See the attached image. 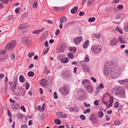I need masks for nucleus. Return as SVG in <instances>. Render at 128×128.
I'll list each match as a JSON object with an SVG mask.
<instances>
[{
    "label": "nucleus",
    "mask_w": 128,
    "mask_h": 128,
    "mask_svg": "<svg viewBox=\"0 0 128 128\" xmlns=\"http://www.w3.org/2000/svg\"><path fill=\"white\" fill-rule=\"evenodd\" d=\"M90 111V108H88L86 110H84L83 112V113L84 114H86L89 113Z\"/></svg>",
    "instance_id": "obj_36"
},
{
    "label": "nucleus",
    "mask_w": 128,
    "mask_h": 128,
    "mask_svg": "<svg viewBox=\"0 0 128 128\" xmlns=\"http://www.w3.org/2000/svg\"><path fill=\"white\" fill-rule=\"evenodd\" d=\"M45 106H46V104H44H44H43V105H42V107L41 110H42V111H40L41 112H42L44 111V110L45 109Z\"/></svg>",
    "instance_id": "obj_44"
},
{
    "label": "nucleus",
    "mask_w": 128,
    "mask_h": 128,
    "mask_svg": "<svg viewBox=\"0 0 128 128\" xmlns=\"http://www.w3.org/2000/svg\"><path fill=\"white\" fill-rule=\"evenodd\" d=\"M93 35L94 37L95 36L96 38H98L100 36V34L99 33H96V34H93Z\"/></svg>",
    "instance_id": "obj_45"
},
{
    "label": "nucleus",
    "mask_w": 128,
    "mask_h": 128,
    "mask_svg": "<svg viewBox=\"0 0 128 128\" xmlns=\"http://www.w3.org/2000/svg\"><path fill=\"white\" fill-rule=\"evenodd\" d=\"M49 71L47 70L46 68L45 69L44 73L48 74L49 73Z\"/></svg>",
    "instance_id": "obj_58"
},
{
    "label": "nucleus",
    "mask_w": 128,
    "mask_h": 128,
    "mask_svg": "<svg viewBox=\"0 0 128 128\" xmlns=\"http://www.w3.org/2000/svg\"><path fill=\"white\" fill-rule=\"evenodd\" d=\"M54 122L56 124L58 125L62 123L61 121L58 118L55 119Z\"/></svg>",
    "instance_id": "obj_25"
},
{
    "label": "nucleus",
    "mask_w": 128,
    "mask_h": 128,
    "mask_svg": "<svg viewBox=\"0 0 128 128\" xmlns=\"http://www.w3.org/2000/svg\"><path fill=\"white\" fill-rule=\"evenodd\" d=\"M34 75V73L32 71H30L28 73V75L29 77H32Z\"/></svg>",
    "instance_id": "obj_27"
},
{
    "label": "nucleus",
    "mask_w": 128,
    "mask_h": 128,
    "mask_svg": "<svg viewBox=\"0 0 128 128\" xmlns=\"http://www.w3.org/2000/svg\"><path fill=\"white\" fill-rule=\"evenodd\" d=\"M54 97L55 99H57L58 98L57 93L55 92H54Z\"/></svg>",
    "instance_id": "obj_57"
},
{
    "label": "nucleus",
    "mask_w": 128,
    "mask_h": 128,
    "mask_svg": "<svg viewBox=\"0 0 128 128\" xmlns=\"http://www.w3.org/2000/svg\"><path fill=\"white\" fill-rule=\"evenodd\" d=\"M118 40L116 38L113 39L110 41V45L111 46H114L116 45L117 43Z\"/></svg>",
    "instance_id": "obj_12"
},
{
    "label": "nucleus",
    "mask_w": 128,
    "mask_h": 128,
    "mask_svg": "<svg viewBox=\"0 0 128 128\" xmlns=\"http://www.w3.org/2000/svg\"><path fill=\"white\" fill-rule=\"evenodd\" d=\"M16 42L15 40H12L9 42L7 44L5 47L6 50L10 51L16 46Z\"/></svg>",
    "instance_id": "obj_4"
},
{
    "label": "nucleus",
    "mask_w": 128,
    "mask_h": 128,
    "mask_svg": "<svg viewBox=\"0 0 128 128\" xmlns=\"http://www.w3.org/2000/svg\"><path fill=\"white\" fill-rule=\"evenodd\" d=\"M28 26L26 24H24L20 25V28L22 29L25 28Z\"/></svg>",
    "instance_id": "obj_28"
},
{
    "label": "nucleus",
    "mask_w": 128,
    "mask_h": 128,
    "mask_svg": "<svg viewBox=\"0 0 128 128\" xmlns=\"http://www.w3.org/2000/svg\"><path fill=\"white\" fill-rule=\"evenodd\" d=\"M98 117L99 118H102L104 115V113L102 111L99 112H98Z\"/></svg>",
    "instance_id": "obj_39"
},
{
    "label": "nucleus",
    "mask_w": 128,
    "mask_h": 128,
    "mask_svg": "<svg viewBox=\"0 0 128 128\" xmlns=\"http://www.w3.org/2000/svg\"><path fill=\"white\" fill-rule=\"evenodd\" d=\"M84 14V12H83L80 11L79 13V15L80 16H83Z\"/></svg>",
    "instance_id": "obj_60"
},
{
    "label": "nucleus",
    "mask_w": 128,
    "mask_h": 128,
    "mask_svg": "<svg viewBox=\"0 0 128 128\" xmlns=\"http://www.w3.org/2000/svg\"><path fill=\"white\" fill-rule=\"evenodd\" d=\"M60 32V30L59 29H57L56 30L55 32V34L56 36L58 35L59 34Z\"/></svg>",
    "instance_id": "obj_52"
},
{
    "label": "nucleus",
    "mask_w": 128,
    "mask_h": 128,
    "mask_svg": "<svg viewBox=\"0 0 128 128\" xmlns=\"http://www.w3.org/2000/svg\"><path fill=\"white\" fill-rule=\"evenodd\" d=\"M104 88V86H103V84H100L99 85V88L100 89H102Z\"/></svg>",
    "instance_id": "obj_55"
},
{
    "label": "nucleus",
    "mask_w": 128,
    "mask_h": 128,
    "mask_svg": "<svg viewBox=\"0 0 128 128\" xmlns=\"http://www.w3.org/2000/svg\"><path fill=\"white\" fill-rule=\"evenodd\" d=\"M18 80V78L17 77H16L15 78H14V80H13V82H14V85H15L17 86V81Z\"/></svg>",
    "instance_id": "obj_32"
},
{
    "label": "nucleus",
    "mask_w": 128,
    "mask_h": 128,
    "mask_svg": "<svg viewBox=\"0 0 128 128\" xmlns=\"http://www.w3.org/2000/svg\"><path fill=\"white\" fill-rule=\"evenodd\" d=\"M12 108L14 109L17 110L19 108L20 106L17 104H16L12 106Z\"/></svg>",
    "instance_id": "obj_22"
},
{
    "label": "nucleus",
    "mask_w": 128,
    "mask_h": 128,
    "mask_svg": "<svg viewBox=\"0 0 128 128\" xmlns=\"http://www.w3.org/2000/svg\"><path fill=\"white\" fill-rule=\"evenodd\" d=\"M44 46L46 47H47L48 46V41L46 40V41L44 44Z\"/></svg>",
    "instance_id": "obj_51"
},
{
    "label": "nucleus",
    "mask_w": 128,
    "mask_h": 128,
    "mask_svg": "<svg viewBox=\"0 0 128 128\" xmlns=\"http://www.w3.org/2000/svg\"><path fill=\"white\" fill-rule=\"evenodd\" d=\"M63 113L62 112H58L56 113V115L58 117L61 118L62 116Z\"/></svg>",
    "instance_id": "obj_37"
},
{
    "label": "nucleus",
    "mask_w": 128,
    "mask_h": 128,
    "mask_svg": "<svg viewBox=\"0 0 128 128\" xmlns=\"http://www.w3.org/2000/svg\"><path fill=\"white\" fill-rule=\"evenodd\" d=\"M11 0H0V1L3 3L6 4L8 3L9 1Z\"/></svg>",
    "instance_id": "obj_41"
},
{
    "label": "nucleus",
    "mask_w": 128,
    "mask_h": 128,
    "mask_svg": "<svg viewBox=\"0 0 128 128\" xmlns=\"http://www.w3.org/2000/svg\"><path fill=\"white\" fill-rule=\"evenodd\" d=\"M66 49V48L64 44H62L57 49V52L58 53L64 52Z\"/></svg>",
    "instance_id": "obj_6"
},
{
    "label": "nucleus",
    "mask_w": 128,
    "mask_h": 128,
    "mask_svg": "<svg viewBox=\"0 0 128 128\" xmlns=\"http://www.w3.org/2000/svg\"><path fill=\"white\" fill-rule=\"evenodd\" d=\"M115 30L116 31H118L120 34H122L123 33L122 30L119 28L117 27L116 28Z\"/></svg>",
    "instance_id": "obj_33"
},
{
    "label": "nucleus",
    "mask_w": 128,
    "mask_h": 128,
    "mask_svg": "<svg viewBox=\"0 0 128 128\" xmlns=\"http://www.w3.org/2000/svg\"><path fill=\"white\" fill-rule=\"evenodd\" d=\"M28 16V14L26 13H24L22 15V17L23 18H25Z\"/></svg>",
    "instance_id": "obj_50"
},
{
    "label": "nucleus",
    "mask_w": 128,
    "mask_h": 128,
    "mask_svg": "<svg viewBox=\"0 0 128 128\" xmlns=\"http://www.w3.org/2000/svg\"><path fill=\"white\" fill-rule=\"evenodd\" d=\"M83 67V69L84 71V72H89L90 71V69L89 67L86 65H82Z\"/></svg>",
    "instance_id": "obj_14"
},
{
    "label": "nucleus",
    "mask_w": 128,
    "mask_h": 128,
    "mask_svg": "<svg viewBox=\"0 0 128 128\" xmlns=\"http://www.w3.org/2000/svg\"><path fill=\"white\" fill-rule=\"evenodd\" d=\"M22 41L23 43L27 45H30V41L28 40V38L26 37H24L22 39Z\"/></svg>",
    "instance_id": "obj_11"
},
{
    "label": "nucleus",
    "mask_w": 128,
    "mask_h": 128,
    "mask_svg": "<svg viewBox=\"0 0 128 128\" xmlns=\"http://www.w3.org/2000/svg\"><path fill=\"white\" fill-rule=\"evenodd\" d=\"M86 87L88 92L90 93H92L93 91V88L90 85V84L87 86Z\"/></svg>",
    "instance_id": "obj_18"
},
{
    "label": "nucleus",
    "mask_w": 128,
    "mask_h": 128,
    "mask_svg": "<svg viewBox=\"0 0 128 128\" xmlns=\"http://www.w3.org/2000/svg\"><path fill=\"white\" fill-rule=\"evenodd\" d=\"M44 30V28H43L41 29L36 30L33 31L32 32L33 33L38 34L40 32L43 31Z\"/></svg>",
    "instance_id": "obj_21"
},
{
    "label": "nucleus",
    "mask_w": 128,
    "mask_h": 128,
    "mask_svg": "<svg viewBox=\"0 0 128 128\" xmlns=\"http://www.w3.org/2000/svg\"><path fill=\"white\" fill-rule=\"evenodd\" d=\"M35 55V54L33 52H31V53H29L28 54V56H33Z\"/></svg>",
    "instance_id": "obj_53"
},
{
    "label": "nucleus",
    "mask_w": 128,
    "mask_h": 128,
    "mask_svg": "<svg viewBox=\"0 0 128 128\" xmlns=\"http://www.w3.org/2000/svg\"><path fill=\"white\" fill-rule=\"evenodd\" d=\"M89 59L86 56L84 59V61L86 62H89Z\"/></svg>",
    "instance_id": "obj_64"
},
{
    "label": "nucleus",
    "mask_w": 128,
    "mask_h": 128,
    "mask_svg": "<svg viewBox=\"0 0 128 128\" xmlns=\"http://www.w3.org/2000/svg\"><path fill=\"white\" fill-rule=\"evenodd\" d=\"M74 108V112H78L79 111L80 109L78 107L76 106H75Z\"/></svg>",
    "instance_id": "obj_38"
},
{
    "label": "nucleus",
    "mask_w": 128,
    "mask_h": 128,
    "mask_svg": "<svg viewBox=\"0 0 128 128\" xmlns=\"http://www.w3.org/2000/svg\"><path fill=\"white\" fill-rule=\"evenodd\" d=\"M82 38L81 36H80L78 37L73 39L74 42L76 45H78L80 42L82 41Z\"/></svg>",
    "instance_id": "obj_7"
},
{
    "label": "nucleus",
    "mask_w": 128,
    "mask_h": 128,
    "mask_svg": "<svg viewBox=\"0 0 128 128\" xmlns=\"http://www.w3.org/2000/svg\"><path fill=\"white\" fill-rule=\"evenodd\" d=\"M78 8L77 6L74 7L73 9L70 10V12L72 14H74L76 13L78 10Z\"/></svg>",
    "instance_id": "obj_19"
},
{
    "label": "nucleus",
    "mask_w": 128,
    "mask_h": 128,
    "mask_svg": "<svg viewBox=\"0 0 128 128\" xmlns=\"http://www.w3.org/2000/svg\"><path fill=\"white\" fill-rule=\"evenodd\" d=\"M69 90V86L66 84H64L59 90L60 93L64 96L68 94Z\"/></svg>",
    "instance_id": "obj_3"
},
{
    "label": "nucleus",
    "mask_w": 128,
    "mask_h": 128,
    "mask_svg": "<svg viewBox=\"0 0 128 128\" xmlns=\"http://www.w3.org/2000/svg\"><path fill=\"white\" fill-rule=\"evenodd\" d=\"M119 40L121 44H124L125 43L126 39L124 36L119 37Z\"/></svg>",
    "instance_id": "obj_15"
},
{
    "label": "nucleus",
    "mask_w": 128,
    "mask_h": 128,
    "mask_svg": "<svg viewBox=\"0 0 128 128\" xmlns=\"http://www.w3.org/2000/svg\"><path fill=\"white\" fill-rule=\"evenodd\" d=\"M111 65L112 63L110 62H107L106 63L103 70L104 75L107 76L110 73L112 70Z\"/></svg>",
    "instance_id": "obj_1"
},
{
    "label": "nucleus",
    "mask_w": 128,
    "mask_h": 128,
    "mask_svg": "<svg viewBox=\"0 0 128 128\" xmlns=\"http://www.w3.org/2000/svg\"><path fill=\"white\" fill-rule=\"evenodd\" d=\"M26 89L27 90H28L30 87V84H29L28 82H27L26 83Z\"/></svg>",
    "instance_id": "obj_46"
},
{
    "label": "nucleus",
    "mask_w": 128,
    "mask_h": 128,
    "mask_svg": "<svg viewBox=\"0 0 128 128\" xmlns=\"http://www.w3.org/2000/svg\"><path fill=\"white\" fill-rule=\"evenodd\" d=\"M49 49L48 48H46V49H45L43 51V53L44 54H46L48 52Z\"/></svg>",
    "instance_id": "obj_48"
},
{
    "label": "nucleus",
    "mask_w": 128,
    "mask_h": 128,
    "mask_svg": "<svg viewBox=\"0 0 128 128\" xmlns=\"http://www.w3.org/2000/svg\"><path fill=\"white\" fill-rule=\"evenodd\" d=\"M80 118L82 120H84L85 119V116L83 115H81L80 116Z\"/></svg>",
    "instance_id": "obj_54"
},
{
    "label": "nucleus",
    "mask_w": 128,
    "mask_h": 128,
    "mask_svg": "<svg viewBox=\"0 0 128 128\" xmlns=\"http://www.w3.org/2000/svg\"><path fill=\"white\" fill-rule=\"evenodd\" d=\"M111 76L112 78L114 79L118 77V76L116 74L112 73L111 74Z\"/></svg>",
    "instance_id": "obj_31"
},
{
    "label": "nucleus",
    "mask_w": 128,
    "mask_h": 128,
    "mask_svg": "<svg viewBox=\"0 0 128 128\" xmlns=\"http://www.w3.org/2000/svg\"><path fill=\"white\" fill-rule=\"evenodd\" d=\"M90 120L92 123H96L98 121V118L95 117L94 115L93 114H92L90 116Z\"/></svg>",
    "instance_id": "obj_9"
},
{
    "label": "nucleus",
    "mask_w": 128,
    "mask_h": 128,
    "mask_svg": "<svg viewBox=\"0 0 128 128\" xmlns=\"http://www.w3.org/2000/svg\"><path fill=\"white\" fill-rule=\"evenodd\" d=\"M108 95L110 96L109 100V101H108L110 104L108 105V107H110L112 106V105L113 102V98L112 96H110V95L108 93L106 92L104 94V96H106Z\"/></svg>",
    "instance_id": "obj_8"
},
{
    "label": "nucleus",
    "mask_w": 128,
    "mask_h": 128,
    "mask_svg": "<svg viewBox=\"0 0 128 128\" xmlns=\"http://www.w3.org/2000/svg\"><path fill=\"white\" fill-rule=\"evenodd\" d=\"M118 82L120 84H122L124 83H125L124 82V80H119L118 81Z\"/></svg>",
    "instance_id": "obj_59"
},
{
    "label": "nucleus",
    "mask_w": 128,
    "mask_h": 128,
    "mask_svg": "<svg viewBox=\"0 0 128 128\" xmlns=\"http://www.w3.org/2000/svg\"><path fill=\"white\" fill-rule=\"evenodd\" d=\"M124 30L125 32H128V22L126 24L124 27Z\"/></svg>",
    "instance_id": "obj_29"
},
{
    "label": "nucleus",
    "mask_w": 128,
    "mask_h": 128,
    "mask_svg": "<svg viewBox=\"0 0 128 128\" xmlns=\"http://www.w3.org/2000/svg\"><path fill=\"white\" fill-rule=\"evenodd\" d=\"M53 8L54 10L58 12H60L63 10V8L62 7L54 6Z\"/></svg>",
    "instance_id": "obj_16"
},
{
    "label": "nucleus",
    "mask_w": 128,
    "mask_h": 128,
    "mask_svg": "<svg viewBox=\"0 0 128 128\" xmlns=\"http://www.w3.org/2000/svg\"><path fill=\"white\" fill-rule=\"evenodd\" d=\"M74 107H70L69 108V110L70 112H74Z\"/></svg>",
    "instance_id": "obj_63"
},
{
    "label": "nucleus",
    "mask_w": 128,
    "mask_h": 128,
    "mask_svg": "<svg viewBox=\"0 0 128 128\" xmlns=\"http://www.w3.org/2000/svg\"><path fill=\"white\" fill-rule=\"evenodd\" d=\"M120 124V121L118 120H116L114 122V124L115 126H118Z\"/></svg>",
    "instance_id": "obj_40"
},
{
    "label": "nucleus",
    "mask_w": 128,
    "mask_h": 128,
    "mask_svg": "<svg viewBox=\"0 0 128 128\" xmlns=\"http://www.w3.org/2000/svg\"><path fill=\"white\" fill-rule=\"evenodd\" d=\"M84 106L86 107H88L90 106V105L89 104H88L86 102H84Z\"/></svg>",
    "instance_id": "obj_47"
},
{
    "label": "nucleus",
    "mask_w": 128,
    "mask_h": 128,
    "mask_svg": "<svg viewBox=\"0 0 128 128\" xmlns=\"http://www.w3.org/2000/svg\"><path fill=\"white\" fill-rule=\"evenodd\" d=\"M82 84L84 85V88H86L88 85L90 84L89 81L88 80L85 79L83 80L82 82Z\"/></svg>",
    "instance_id": "obj_10"
},
{
    "label": "nucleus",
    "mask_w": 128,
    "mask_h": 128,
    "mask_svg": "<svg viewBox=\"0 0 128 128\" xmlns=\"http://www.w3.org/2000/svg\"><path fill=\"white\" fill-rule=\"evenodd\" d=\"M119 103L118 102H116L114 104V107L115 108H117L119 106Z\"/></svg>",
    "instance_id": "obj_42"
},
{
    "label": "nucleus",
    "mask_w": 128,
    "mask_h": 128,
    "mask_svg": "<svg viewBox=\"0 0 128 128\" xmlns=\"http://www.w3.org/2000/svg\"><path fill=\"white\" fill-rule=\"evenodd\" d=\"M95 19L96 18L94 17L90 18H88V21L90 22H93L95 20Z\"/></svg>",
    "instance_id": "obj_30"
},
{
    "label": "nucleus",
    "mask_w": 128,
    "mask_h": 128,
    "mask_svg": "<svg viewBox=\"0 0 128 128\" xmlns=\"http://www.w3.org/2000/svg\"><path fill=\"white\" fill-rule=\"evenodd\" d=\"M91 79L94 82H96V79L94 77H92L91 78Z\"/></svg>",
    "instance_id": "obj_62"
},
{
    "label": "nucleus",
    "mask_w": 128,
    "mask_h": 128,
    "mask_svg": "<svg viewBox=\"0 0 128 128\" xmlns=\"http://www.w3.org/2000/svg\"><path fill=\"white\" fill-rule=\"evenodd\" d=\"M58 59L59 60H60L64 64L67 63L68 62L69 60L68 58H64L60 59V57H58Z\"/></svg>",
    "instance_id": "obj_13"
},
{
    "label": "nucleus",
    "mask_w": 128,
    "mask_h": 128,
    "mask_svg": "<svg viewBox=\"0 0 128 128\" xmlns=\"http://www.w3.org/2000/svg\"><path fill=\"white\" fill-rule=\"evenodd\" d=\"M89 45V41L88 40H86L83 45L84 48H86Z\"/></svg>",
    "instance_id": "obj_20"
},
{
    "label": "nucleus",
    "mask_w": 128,
    "mask_h": 128,
    "mask_svg": "<svg viewBox=\"0 0 128 128\" xmlns=\"http://www.w3.org/2000/svg\"><path fill=\"white\" fill-rule=\"evenodd\" d=\"M6 52L5 50H3L0 51V53L2 55H4L6 53Z\"/></svg>",
    "instance_id": "obj_56"
},
{
    "label": "nucleus",
    "mask_w": 128,
    "mask_h": 128,
    "mask_svg": "<svg viewBox=\"0 0 128 128\" xmlns=\"http://www.w3.org/2000/svg\"><path fill=\"white\" fill-rule=\"evenodd\" d=\"M70 52H75L76 51V49L75 48L71 47L70 49Z\"/></svg>",
    "instance_id": "obj_43"
},
{
    "label": "nucleus",
    "mask_w": 128,
    "mask_h": 128,
    "mask_svg": "<svg viewBox=\"0 0 128 128\" xmlns=\"http://www.w3.org/2000/svg\"><path fill=\"white\" fill-rule=\"evenodd\" d=\"M94 1V0H88L87 5L88 6H90L93 4Z\"/></svg>",
    "instance_id": "obj_26"
},
{
    "label": "nucleus",
    "mask_w": 128,
    "mask_h": 128,
    "mask_svg": "<svg viewBox=\"0 0 128 128\" xmlns=\"http://www.w3.org/2000/svg\"><path fill=\"white\" fill-rule=\"evenodd\" d=\"M66 20V18L64 17L63 16L61 17L60 19V20L61 22V23H63L65 22Z\"/></svg>",
    "instance_id": "obj_23"
},
{
    "label": "nucleus",
    "mask_w": 128,
    "mask_h": 128,
    "mask_svg": "<svg viewBox=\"0 0 128 128\" xmlns=\"http://www.w3.org/2000/svg\"><path fill=\"white\" fill-rule=\"evenodd\" d=\"M91 49L93 52L98 53L101 52L102 47L100 45L93 46H91Z\"/></svg>",
    "instance_id": "obj_5"
},
{
    "label": "nucleus",
    "mask_w": 128,
    "mask_h": 128,
    "mask_svg": "<svg viewBox=\"0 0 128 128\" xmlns=\"http://www.w3.org/2000/svg\"><path fill=\"white\" fill-rule=\"evenodd\" d=\"M21 110H22L24 112L26 111V110L24 107L23 106H22L21 107Z\"/></svg>",
    "instance_id": "obj_61"
},
{
    "label": "nucleus",
    "mask_w": 128,
    "mask_h": 128,
    "mask_svg": "<svg viewBox=\"0 0 128 128\" xmlns=\"http://www.w3.org/2000/svg\"><path fill=\"white\" fill-rule=\"evenodd\" d=\"M71 74L70 72H66L64 74H63L62 76L65 78L69 77L70 76Z\"/></svg>",
    "instance_id": "obj_17"
},
{
    "label": "nucleus",
    "mask_w": 128,
    "mask_h": 128,
    "mask_svg": "<svg viewBox=\"0 0 128 128\" xmlns=\"http://www.w3.org/2000/svg\"><path fill=\"white\" fill-rule=\"evenodd\" d=\"M19 80L20 82H23L25 80V79L24 76L22 75H20L19 77Z\"/></svg>",
    "instance_id": "obj_24"
},
{
    "label": "nucleus",
    "mask_w": 128,
    "mask_h": 128,
    "mask_svg": "<svg viewBox=\"0 0 128 128\" xmlns=\"http://www.w3.org/2000/svg\"><path fill=\"white\" fill-rule=\"evenodd\" d=\"M122 16V14H118L116 16V18L118 19L120 18Z\"/></svg>",
    "instance_id": "obj_49"
},
{
    "label": "nucleus",
    "mask_w": 128,
    "mask_h": 128,
    "mask_svg": "<svg viewBox=\"0 0 128 128\" xmlns=\"http://www.w3.org/2000/svg\"><path fill=\"white\" fill-rule=\"evenodd\" d=\"M117 8L119 10H122L123 8V6L122 4H119Z\"/></svg>",
    "instance_id": "obj_35"
},
{
    "label": "nucleus",
    "mask_w": 128,
    "mask_h": 128,
    "mask_svg": "<svg viewBox=\"0 0 128 128\" xmlns=\"http://www.w3.org/2000/svg\"><path fill=\"white\" fill-rule=\"evenodd\" d=\"M113 93L115 95H122L124 93V88L122 86L114 87L112 90Z\"/></svg>",
    "instance_id": "obj_2"
},
{
    "label": "nucleus",
    "mask_w": 128,
    "mask_h": 128,
    "mask_svg": "<svg viewBox=\"0 0 128 128\" xmlns=\"http://www.w3.org/2000/svg\"><path fill=\"white\" fill-rule=\"evenodd\" d=\"M16 86L14 85L12 86L10 88V90L12 92H14L16 90Z\"/></svg>",
    "instance_id": "obj_34"
}]
</instances>
